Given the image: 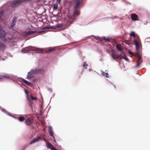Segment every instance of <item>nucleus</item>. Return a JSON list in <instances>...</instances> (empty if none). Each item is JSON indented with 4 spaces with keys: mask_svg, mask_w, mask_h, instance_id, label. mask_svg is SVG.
Instances as JSON below:
<instances>
[{
    "mask_svg": "<svg viewBox=\"0 0 150 150\" xmlns=\"http://www.w3.org/2000/svg\"><path fill=\"white\" fill-rule=\"evenodd\" d=\"M6 45L3 42H0V50H3L5 49Z\"/></svg>",
    "mask_w": 150,
    "mask_h": 150,
    "instance_id": "4468645a",
    "label": "nucleus"
},
{
    "mask_svg": "<svg viewBox=\"0 0 150 150\" xmlns=\"http://www.w3.org/2000/svg\"><path fill=\"white\" fill-rule=\"evenodd\" d=\"M35 31H25L23 33V35L24 36H27L31 34H33L35 32Z\"/></svg>",
    "mask_w": 150,
    "mask_h": 150,
    "instance_id": "ddd939ff",
    "label": "nucleus"
},
{
    "mask_svg": "<svg viewBox=\"0 0 150 150\" xmlns=\"http://www.w3.org/2000/svg\"><path fill=\"white\" fill-rule=\"evenodd\" d=\"M61 0H57V3H60L61 2Z\"/></svg>",
    "mask_w": 150,
    "mask_h": 150,
    "instance_id": "72a5a7b5",
    "label": "nucleus"
},
{
    "mask_svg": "<svg viewBox=\"0 0 150 150\" xmlns=\"http://www.w3.org/2000/svg\"><path fill=\"white\" fill-rule=\"evenodd\" d=\"M18 119L20 121L23 122L25 120V117L24 116H21L18 117Z\"/></svg>",
    "mask_w": 150,
    "mask_h": 150,
    "instance_id": "a211bd4d",
    "label": "nucleus"
},
{
    "mask_svg": "<svg viewBox=\"0 0 150 150\" xmlns=\"http://www.w3.org/2000/svg\"><path fill=\"white\" fill-rule=\"evenodd\" d=\"M58 3L54 4L53 8L54 10H57L58 8Z\"/></svg>",
    "mask_w": 150,
    "mask_h": 150,
    "instance_id": "4be33fe9",
    "label": "nucleus"
},
{
    "mask_svg": "<svg viewBox=\"0 0 150 150\" xmlns=\"http://www.w3.org/2000/svg\"><path fill=\"white\" fill-rule=\"evenodd\" d=\"M2 77L3 78H9V76L8 75H4V76H3Z\"/></svg>",
    "mask_w": 150,
    "mask_h": 150,
    "instance_id": "2f4dec72",
    "label": "nucleus"
},
{
    "mask_svg": "<svg viewBox=\"0 0 150 150\" xmlns=\"http://www.w3.org/2000/svg\"><path fill=\"white\" fill-rule=\"evenodd\" d=\"M130 36H133L134 37H135V33L134 32H132L130 34Z\"/></svg>",
    "mask_w": 150,
    "mask_h": 150,
    "instance_id": "cd10ccee",
    "label": "nucleus"
},
{
    "mask_svg": "<svg viewBox=\"0 0 150 150\" xmlns=\"http://www.w3.org/2000/svg\"><path fill=\"white\" fill-rule=\"evenodd\" d=\"M30 100H36L38 99V98L36 97H34L32 94L30 95Z\"/></svg>",
    "mask_w": 150,
    "mask_h": 150,
    "instance_id": "aec40b11",
    "label": "nucleus"
},
{
    "mask_svg": "<svg viewBox=\"0 0 150 150\" xmlns=\"http://www.w3.org/2000/svg\"><path fill=\"white\" fill-rule=\"evenodd\" d=\"M131 18L133 21H137L138 20L139 17L135 13H132L131 15Z\"/></svg>",
    "mask_w": 150,
    "mask_h": 150,
    "instance_id": "1a4fd4ad",
    "label": "nucleus"
},
{
    "mask_svg": "<svg viewBox=\"0 0 150 150\" xmlns=\"http://www.w3.org/2000/svg\"><path fill=\"white\" fill-rule=\"evenodd\" d=\"M136 49L137 50H138L139 49V45H138V46H136Z\"/></svg>",
    "mask_w": 150,
    "mask_h": 150,
    "instance_id": "473e14b6",
    "label": "nucleus"
},
{
    "mask_svg": "<svg viewBox=\"0 0 150 150\" xmlns=\"http://www.w3.org/2000/svg\"><path fill=\"white\" fill-rule=\"evenodd\" d=\"M35 49L36 48H34L32 46H30L22 49V52L23 53H26L30 51L36 50Z\"/></svg>",
    "mask_w": 150,
    "mask_h": 150,
    "instance_id": "20e7f679",
    "label": "nucleus"
},
{
    "mask_svg": "<svg viewBox=\"0 0 150 150\" xmlns=\"http://www.w3.org/2000/svg\"><path fill=\"white\" fill-rule=\"evenodd\" d=\"M38 51L40 52H42V50L41 49H39L38 50Z\"/></svg>",
    "mask_w": 150,
    "mask_h": 150,
    "instance_id": "e433bc0d",
    "label": "nucleus"
},
{
    "mask_svg": "<svg viewBox=\"0 0 150 150\" xmlns=\"http://www.w3.org/2000/svg\"><path fill=\"white\" fill-rule=\"evenodd\" d=\"M44 140L45 141V142H46L47 141V140L46 139H44Z\"/></svg>",
    "mask_w": 150,
    "mask_h": 150,
    "instance_id": "4c0bfd02",
    "label": "nucleus"
},
{
    "mask_svg": "<svg viewBox=\"0 0 150 150\" xmlns=\"http://www.w3.org/2000/svg\"><path fill=\"white\" fill-rule=\"evenodd\" d=\"M24 91L25 93L27 95H28V91L27 90H26L25 88H24Z\"/></svg>",
    "mask_w": 150,
    "mask_h": 150,
    "instance_id": "7c9ffc66",
    "label": "nucleus"
},
{
    "mask_svg": "<svg viewBox=\"0 0 150 150\" xmlns=\"http://www.w3.org/2000/svg\"><path fill=\"white\" fill-rule=\"evenodd\" d=\"M21 0H16L11 4V6L12 8H16L19 6L22 2Z\"/></svg>",
    "mask_w": 150,
    "mask_h": 150,
    "instance_id": "7ed1b4c3",
    "label": "nucleus"
},
{
    "mask_svg": "<svg viewBox=\"0 0 150 150\" xmlns=\"http://www.w3.org/2000/svg\"><path fill=\"white\" fill-rule=\"evenodd\" d=\"M23 81L26 84L29 86H31L32 85V84L30 82L27 81V80H25L24 79H23Z\"/></svg>",
    "mask_w": 150,
    "mask_h": 150,
    "instance_id": "6ab92c4d",
    "label": "nucleus"
},
{
    "mask_svg": "<svg viewBox=\"0 0 150 150\" xmlns=\"http://www.w3.org/2000/svg\"><path fill=\"white\" fill-rule=\"evenodd\" d=\"M112 57L114 59H118L120 58V55L117 54H115V52L112 53Z\"/></svg>",
    "mask_w": 150,
    "mask_h": 150,
    "instance_id": "f8f14e48",
    "label": "nucleus"
},
{
    "mask_svg": "<svg viewBox=\"0 0 150 150\" xmlns=\"http://www.w3.org/2000/svg\"><path fill=\"white\" fill-rule=\"evenodd\" d=\"M116 47L119 50H122L121 48V46L120 44H117L116 45Z\"/></svg>",
    "mask_w": 150,
    "mask_h": 150,
    "instance_id": "412c9836",
    "label": "nucleus"
},
{
    "mask_svg": "<svg viewBox=\"0 0 150 150\" xmlns=\"http://www.w3.org/2000/svg\"><path fill=\"white\" fill-rule=\"evenodd\" d=\"M129 53L131 55H133V53L130 51L129 52Z\"/></svg>",
    "mask_w": 150,
    "mask_h": 150,
    "instance_id": "f704fd0d",
    "label": "nucleus"
},
{
    "mask_svg": "<svg viewBox=\"0 0 150 150\" xmlns=\"http://www.w3.org/2000/svg\"><path fill=\"white\" fill-rule=\"evenodd\" d=\"M136 54L138 58V59L137 61V65L136 66L138 67L139 66L140 64L142 63V60L141 59V57L138 53H136Z\"/></svg>",
    "mask_w": 150,
    "mask_h": 150,
    "instance_id": "423d86ee",
    "label": "nucleus"
},
{
    "mask_svg": "<svg viewBox=\"0 0 150 150\" xmlns=\"http://www.w3.org/2000/svg\"><path fill=\"white\" fill-rule=\"evenodd\" d=\"M125 43L128 45H129L130 44V42H129V41L128 40H125Z\"/></svg>",
    "mask_w": 150,
    "mask_h": 150,
    "instance_id": "c756f323",
    "label": "nucleus"
},
{
    "mask_svg": "<svg viewBox=\"0 0 150 150\" xmlns=\"http://www.w3.org/2000/svg\"><path fill=\"white\" fill-rule=\"evenodd\" d=\"M120 59H121V58L123 59H125V60L127 61V62L129 61V59H128L127 57L126 56L125 54H124V55L123 56L120 57Z\"/></svg>",
    "mask_w": 150,
    "mask_h": 150,
    "instance_id": "5701e85b",
    "label": "nucleus"
},
{
    "mask_svg": "<svg viewBox=\"0 0 150 150\" xmlns=\"http://www.w3.org/2000/svg\"><path fill=\"white\" fill-rule=\"evenodd\" d=\"M54 50H55V48H50L49 49H48L47 50V52H50L51 51H52Z\"/></svg>",
    "mask_w": 150,
    "mask_h": 150,
    "instance_id": "bb28decb",
    "label": "nucleus"
},
{
    "mask_svg": "<svg viewBox=\"0 0 150 150\" xmlns=\"http://www.w3.org/2000/svg\"><path fill=\"white\" fill-rule=\"evenodd\" d=\"M133 41L134 42V44H135L136 46H138V45H139L138 42L136 40H134Z\"/></svg>",
    "mask_w": 150,
    "mask_h": 150,
    "instance_id": "a878e982",
    "label": "nucleus"
},
{
    "mask_svg": "<svg viewBox=\"0 0 150 150\" xmlns=\"http://www.w3.org/2000/svg\"><path fill=\"white\" fill-rule=\"evenodd\" d=\"M17 17H15L13 18L12 23L9 28L10 29H12L15 25L17 21Z\"/></svg>",
    "mask_w": 150,
    "mask_h": 150,
    "instance_id": "6e6552de",
    "label": "nucleus"
},
{
    "mask_svg": "<svg viewBox=\"0 0 150 150\" xmlns=\"http://www.w3.org/2000/svg\"><path fill=\"white\" fill-rule=\"evenodd\" d=\"M88 66V65L87 63H86V62H85L83 64V67L85 69H86L87 68V67Z\"/></svg>",
    "mask_w": 150,
    "mask_h": 150,
    "instance_id": "c85d7f7f",
    "label": "nucleus"
},
{
    "mask_svg": "<svg viewBox=\"0 0 150 150\" xmlns=\"http://www.w3.org/2000/svg\"><path fill=\"white\" fill-rule=\"evenodd\" d=\"M37 68L31 69L30 71L28 73V74L27 75V78L28 79H30L32 78L33 76L32 75L33 74H37Z\"/></svg>",
    "mask_w": 150,
    "mask_h": 150,
    "instance_id": "f03ea898",
    "label": "nucleus"
},
{
    "mask_svg": "<svg viewBox=\"0 0 150 150\" xmlns=\"http://www.w3.org/2000/svg\"><path fill=\"white\" fill-rule=\"evenodd\" d=\"M37 72L38 74V73H42L45 72V71L44 69L41 68L37 69Z\"/></svg>",
    "mask_w": 150,
    "mask_h": 150,
    "instance_id": "f3484780",
    "label": "nucleus"
},
{
    "mask_svg": "<svg viewBox=\"0 0 150 150\" xmlns=\"http://www.w3.org/2000/svg\"><path fill=\"white\" fill-rule=\"evenodd\" d=\"M41 139V138L40 136H38L36 137L34 139H33L32 141L29 144H33L38 141L40 139Z\"/></svg>",
    "mask_w": 150,
    "mask_h": 150,
    "instance_id": "9d476101",
    "label": "nucleus"
},
{
    "mask_svg": "<svg viewBox=\"0 0 150 150\" xmlns=\"http://www.w3.org/2000/svg\"><path fill=\"white\" fill-rule=\"evenodd\" d=\"M103 40H105V41L106 42H110V40L109 38H105V37L103 39Z\"/></svg>",
    "mask_w": 150,
    "mask_h": 150,
    "instance_id": "393cba45",
    "label": "nucleus"
},
{
    "mask_svg": "<svg viewBox=\"0 0 150 150\" xmlns=\"http://www.w3.org/2000/svg\"><path fill=\"white\" fill-rule=\"evenodd\" d=\"M49 128H50V129L49 130V132L50 135L52 136L53 137V139H54V136H53L54 133L52 130V128L51 127V128H50V127Z\"/></svg>",
    "mask_w": 150,
    "mask_h": 150,
    "instance_id": "dca6fc26",
    "label": "nucleus"
},
{
    "mask_svg": "<svg viewBox=\"0 0 150 150\" xmlns=\"http://www.w3.org/2000/svg\"><path fill=\"white\" fill-rule=\"evenodd\" d=\"M105 75L107 77H108V73H106V74H105Z\"/></svg>",
    "mask_w": 150,
    "mask_h": 150,
    "instance_id": "c9c22d12",
    "label": "nucleus"
},
{
    "mask_svg": "<svg viewBox=\"0 0 150 150\" xmlns=\"http://www.w3.org/2000/svg\"><path fill=\"white\" fill-rule=\"evenodd\" d=\"M4 13L3 11H0V19H2L4 16Z\"/></svg>",
    "mask_w": 150,
    "mask_h": 150,
    "instance_id": "b1692460",
    "label": "nucleus"
},
{
    "mask_svg": "<svg viewBox=\"0 0 150 150\" xmlns=\"http://www.w3.org/2000/svg\"><path fill=\"white\" fill-rule=\"evenodd\" d=\"M75 5L74 7V9H78L80 4V1L79 0H75Z\"/></svg>",
    "mask_w": 150,
    "mask_h": 150,
    "instance_id": "9b49d317",
    "label": "nucleus"
},
{
    "mask_svg": "<svg viewBox=\"0 0 150 150\" xmlns=\"http://www.w3.org/2000/svg\"><path fill=\"white\" fill-rule=\"evenodd\" d=\"M75 9V11L74 12V14L69 19V22L71 23H72L76 20V16H78L79 15V11L78 9Z\"/></svg>",
    "mask_w": 150,
    "mask_h": 150,
    "instance_id": "f257e3e1",
    "label": "nucleus"
},
{
    "mask_svg": "<svg viewBox=\"0 0 150 150\" xmlns=\"http://www.w3.org/2000/svg\"><path fill=\"white\" fill-rule=\"evenodd\" d=\"M46 145L47 147L52 150H57V149L54 147L53 145L48 142H47Z\"/></svg>",
    "mask_w": 150,
    "mask_h": 150,
    "instance_id": "0eeeda50",
    "label": "nucleus"
},
{
    "mask_svg": "<svg viewBox=\"0 0 150 150\" xmlns=\"http://www.w3.org/2000/svg\"><path fill=\"white\" fill-rule=\"evenodd\" d=\"M28 99L29 100L28 105L31 107V108L33 109V105L34 104V102L30 99L29 98H28Z\"/></svg>",
    "mask_w": 150,
    "mask_h": 150,
    "instance_id": "2eb2a0df",
    "label": "nucleus"
},
{
    "mask_svg": "<svg viewBox=\"0 0 150 150\" xmlns=\"http://www.w3.org/2000/svg\"><path fill=\"white\" fill-rule=\"evenodd\" d=\"M33 117H29L25 120V123L28 125L30 126L33 123Z\"/></svg>",
    "mask_w": 150,
    "mask_h": 150,
    "instance_id": "39448f33",
    "label": "nucleus"
}]
</instances>
